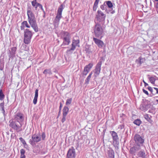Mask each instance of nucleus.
Listing matches in <instances>:
<instances>
[{"mask_svg":"<svg viewBox=\"0 0 158 158\" xmlns=\"http://www.w3.org/2000/svg\"><path fill=\"white\" fill-rule=\"evenodd\" d=\"M27 14L28 16V21L31 27L35 32L38 31V27L35 18L34 14L31 10L30 7H28L27 10Z\"/></svg>","mask_w":158,"mask_h":158,"instance_id":"nucleus-1","label":"nucleus"},{"mask_svg":"<svg viewBox=\"0 0 158 158\" xmlns=\"http://www.w3.org/2000/svg\"><path fill=\"white\" fill-rule=\"evenodd\" d=\"M65 7V5L62 4L59 7L56 15L53 22V24L55 27L58 26L60 19L62 18V11Z\"/></svg>","mask_w":158,"mask_h":158,"instance_id":"nucleus-2","label":"nucleus"},{"mask_svg":"<svg viewBox=\"0 0 158 158\" xmlns=\"http://www.w3.org/2000/svg\"><path fill=\"white\" fill-rule=\"evenodd\" d=\"M34 33L29 29H26L24 30L23 42L25 44H28L30 43Z\"/></svg>","mask_w":158,"mask_h":158,"instance_id":"nucleus-3","label":"nucleus"},{"mask_svg":"<svg viewBox=\"0 0 158 158\" xmlns=\"http://www.w3.org/2000/svg\"><path fill=\"white\" fill-rule=\"evenodd\" d=\"M9 126L12 129L15 130L17 132L21 131L22 124L18 121L10 120Z\"/></svg>","mask_w":158,"mask_h":158,"instance_id":"nucleus-4","label":"nucleus"},{"mask_svg":"<svg viewBox=\"0 0 158 158\" xmlns=\"http://www.w3.org/2000/svg\"><path fill=\"white\" fill-rule=\"evenodd\" d=\"M94 30L95 37L101 38L104 33L103 30L102 26L99 24H96L94 27Z\"/></svg>","mask_w":158,"mask_h":158,"instance_id":"nucleus-5","label":"nucleus"},{"mask_svg":"<svg viewBox=\"0 0 158 158\" xmlns=\"http://www.w3.org/2000/svg\"><path fill=\"white\" fill-rule=\"evenodd\" d=\"M61 38L63 40V42L62 45H68L70 42V35L67 31L61 32Z\"/></svg>","mask_w":158,"mask_h":158,"instance_id":"nucleus-6","label":"nucleus"},{"mask_svg":"<svg viewBox=\"0 0 158 158\" xmlns=\"http://www.w3.org/2000/svg\"><path fill=\"white\" fill-rule=\"evenodd\" d=\"M134 138L135 143L139 146L142 145L143 143H144V139L143 137L141 136L138 134L135 135Z\"/></svg>","mask_w":158,"mask_h":158,"instance_id":"nucleus-7","label":"nucleus"},{"mask_svg":"<svg viewBox=\"0 0 158 158\" xmlns=\"http://www.w3.org/2000/svg\"><path fill=\"white\" fill-rule=\"evenodd\" d=\"M106 17V15L102 11L98 10L96 16V18L99 22H104Z\"/></svg>","mask_w":158,"mask_h":158,"instance_id":"nucleus-8","label":"nucleus"},{"mask_svg":"<svg viewBox=\"0 0 158 158\" xmlns=\"http://www.w3.org/2000/svg\"><path fill=\"white\" fill-rule=\"evenodd\" d=\"M41 140L40 136L35 134L33 135L31 137V139H30L29 141L30 144L32 145H34L35 143L40 141Z\"/></svg>","mask_w":158,"mask_h":158,"instance_id":"nucleus-9","label":"nucleus"},{"mask_svg":"<svg viewBox=\"0 0 158 158\" xmlns=\"http://www.w3.org/2000/svg\"><path fill=\"white\" fill-rule=\"evenodd\" d=\"M102 64V62L101 61H99L97 64L95 69L93 71L94 74V76L95 77H97L99 74L101 70V67Z\"/></svg>","mask_w":158,"mask_h":158,"instance_id":"nucleus-10","label":"nucleus"},{"mask_svg":"<svg viewBox=\"0 0 158 158\" xmlns=\"http://www.w3.org/2000/svg\"><path fill=\"white\" fill-rule=\"evenodd\" d=\"M76 156L75 149L73 147H72L71 148L68 150L67 155V158H75Z\"/></svg>","mask_w":158,"mask_h":158,"instance_id":"nucleus-11","label":"nucleus"},{"mask_svg":"<svg viewBox=\"0 0 158 158\" xmlns=\"http://www.w3.org/2000/svg\"><path fill=\"white\" fill-rule=\"evenodd\" d=\"M14 118L15 121H18L21 123L24 120L23 114L20 112L17 113L14 116Z\"/></svg>","mask_w":158,"mask_h":158,"instance_id":"nucleus-12","label":"nucleus"},{"mask_svg":"<svg viewBox=\"0 0 158 158\" xmlns=\"http://www.w3.org/2000/svg\"><path fill=\"white\" fill-rule=\"evenodd\" d=\"M104 3L106 5V6L107 5V6L109 8H110V9H111V10H109L106 9V13L108 14L109 13H110L112 14L114 13H115V11L114 10H112V9L111 8L113 6V5L111 2L110 1H108L105 2Z\"/></svg>","mask_w":158,"mask_h":158,"instance_id":"nucleus-13","label":"nucleus"},{"mask_svg":"<svg viewBox=\"0 0 158 158\" xmlns=\"http://www.w3.org/2000/svg\"><path fill=\"white\" fill-rule=\"evenodd\" d=\"M93 40L99 48H102L104 46V43L101 40L95 37L93 38Z\"/></svg>","mask_w":158,"mask_h":158,"instance_id":"nucleus-14","label":"nucleus"},{"mask_svg":"<svg viewBox=\"0 0 158 158\" xmlns=\"http://www.w3.org/2000/svg\"><path fill=\"white\" fill-rule=\"evenodd\" d=\"M93 65V64L92 63H90L88 65H86L84 69L83 72V75H86L89 71L90 69L92 68Z\"/></svg>","mask_w":158,"mask_h":158,"instance_id":"nucleus-15","label":"nucleus"},{"mask_svg":"<svg viewBox=\"0 0 158 158\" xmlns=\"http://www.w3.org/2000/svg\"><path fill=\"white\" fill-rule=\"evenodd\" d=\"M110 132L113 138V143L116 144L118 140L117 133L114 131H112Z\"/></svg>","mask_w":158,"mask_h":158,"instance_id":"nucleus-16","label":"nucleus"},{"mask_svg":"<svg viewBox=\"0 0 158 158\" xmlns=\"http://www.w3.org/2000/svg\"><path fill=\"white\" fill-rule=\"evenodd\" d=\"M140 149L139 146H134L131 148L130 149V153L131 154L134 156L135 155L136 153Z\"/></svg>","mask_w":158,"mask_h":158,"instance_id":"nucleus-17","label":"nucleus"},{"mask_svg":"<svg viewBox=\"0 0 158 158\" xmlns=\"http://www.w3.org/2000/svg\"><path fill=\"white\" fill-rule=\"evenodd\" d=\"M78 41V43L79 42V40H77V41L76 40H73V42L72 44V47L71 48L67 50V52L68 53H71L73 52L74 51V50L75 49L76 46L77 45V42Z\"/></svg>","mask_w":158,"mask_h":158,"instance_id":"nucleus-18","label":"nucleus"},{"mask_svg":"<svg viewBox=\"0 0 158 158\" xmlns=\"http://www.w3.org/2000/svg\"><path fill=\"white\" fill-rule=\"evenodd\" d=\"M148 89L151 92L152 95H154L156 94H158V88L155 87L152 88L150 86H148Z\"/></svg>","mask_w":158,"mask_h":158,"instance_id":"nucleus-19","label":"nucleus"},{"mask_svg":"<svg viewBox=\"0 0 158 158\" xmlns=\"http://www.w3.org/2000/svg\"><path fill=\"white\" fill-rule=\"evenodd\" d=\"M137 155L138 157L141 158H146V154L145 151L142 150L138 152L137 153Z\"/></svg>","mask_w":158,"mask_h":158,"instance_id":"nucleus-20","label":"nucleus"},{"mask_svg":"<svg viewBox=\"0 0 158 158\" xmlns=\"http://www.w3.org/2000/svg\"><path fill=\"white\" fill-rule=\"evenodd\" d=\"M149 108V105L143 103L140 106L139 109L142 111H145L147 110Z\"/></svg>","mask_w":158,"mask_h":158,"instance_id":"nucleus-21","label":"nucleus"},{"mask_svg":"<svg viewBox=\"0 0 158 158\" xmlns=\"http://www.w3.org/2000/svg\"><path fill=\"white\" fill-rule=\"evenodd\" d=\"M32 6L34 7L35 10H37V8H39L41 4L37 2V0H33L31 2Z\"/></svg>","mask_w":158,"mask_h":158,"instance_id":"nucleus-22","label":"nucleus"},{"mask_svg":"<svg viewBox=\"0 0 158 158\" xmlns=\"http://www.w3.org/2000/svg\"><path fill=\"white\" fill-rule=\"evenodd\" d=\"M108 150V154L110 158H114V151L111 148H109Z\"/></svg>","mask_w":158,"mask_h":158,"instance_id":"nucleus-23","label":"nucleus"},{"mask_svg":"<svg viewBox=\"0 0 158 158\" xmlns=\"http://www.w3.org/2000/svg\"><path fill=\"white\" fill-rule=\"evenodd\" d=\"M38 90L36 89L35 91V97L33 100V103L34 104H36L37 102V98L38 96Z\"/></svg>","mask_w":158,"mask_h":158,"instance_id":"nucleus-24","label":"nucleus"},{"mask_svg":"<svg viewBox=\"0 0 158 158\" xmlns=\"http://www.w3.org/2000/svg\"><path fill=\"white\" fill-rule=\"evenodd\" d=\"M16 50V47H12L11 48V51L9 50L10 53V55H9V57H11L14 56L15 53V52Z\"/></svg>","mask_w":158,"mask_h":158,"instance_id":"nucleus-25","label":"nucleus"},{"mask_svg":"<svg viewBox=\"0 0 158 158\" xmlns=\"http://www.w3.org/2000/svg\"><path fill=\"white\" fill-rule=\"evenodd\" d=\"M157 77L155 76H153L151 77H149L148 79L151 82L152 84H154L155 81Z\"/></svg>","mask_w":158,"mask_h":158,"instance_id":"nucleus-26","label":"nucleus"},{"mask_svg":"<svg viewBox=\"0 0 158 158\" xmlns=\"http://www.w3.org/2000/svg\"><path fill=\"white\" fill-rule=\"evenodd\" d=\"M100 0H95L93 7V10L96 11L98 7V4Z\"/></svg>","mask_w":158,"mask_h":158,"instance_id":"nucleus-27","label":"nucleus"},{"mask_svg":"<svg viewBox=\"0 0 158 158\" xmlns=\"http://www.w3.org/2000/svg\"><path fill=\"white\" fill-rule=\"evenodd\" d=\"M69 111V108L66 106H65L63 110V114L65 115H67L68 112Z\"/></svg>","mask_w":158,"mask_h":158,"instance_id":"nucleus-28","label":"nucleus"},{"mask_svg":"<svg viewBox=\"0 0 158 158\" xmlns=\"http://www.w3.org/2000/svg\"><path fill=\"white\" fill-rule=\"evenodd\" d=\"M4 103L3 102H2L0 103V109L2 111V112L4 115L5 114V110L4 108Z\"/></svg>","mask_w":158,"mask_h":158,"instance_id":"nucleus-29","label":"nucleus"},{"mask_svg":"<svg viewBox=\"0 0 158 158\" xmlns=\"http://www.w3.org/2000/svg\"><path fill=\"white\" fill-rule=\"evenodd\" d=\"M93 74V72H91L89 74V75H88V76L87 77V78L85 80V83L87 84H88L89 83V82L90 80V79L91 77V76L92 75V74Z\"/></svg>","mask_w":158,"mask_h":158,"instance_id":"nucleus-30","label":"nucleus"},{"mask_svg":"<svg viewBox=\"0 0 158 158\" xmlns=\"http://www.w3.org/2000/svg\"><path fill=\"white\" fill-rule=\"evenodd\" d=\"M43 73L46 75L48 74L49 75H51L52 74L51 70L50 69H45L43 72Z\"/></svg>","mask_w":158,"mask_h":158,"instance_id":"nucleus-31","label":"nucleus"},{"mask_svg":"<svg viewBox=\"0 0 158 158\" xmlns=\"http://www.w3.org/2000/svg\"><path fill=\"white\" fill-rule=\"evenodd\" d=\"M5 97V95L3 94L2 89H0V100L2 101Z\"/></svg>","mask_w":158,"mask_h":158,"instance_id":"nucleus-32","label":"nucleus"},{"mask_svg":"<svg viewBox=\"0 0 158 158\" xmlns=\"http://www.w3.org/2000/svg\"><path fill=\"white\" fill-rule=\"evenodd\" d=\"M21 25H23L24 27L25 26L27 28H30V26L28 24L27 21H23Z\"/></svg>","mask_w":158,"mask_h":158,"instance_id":"nucleus-33","label":"nucleus"},{"mask_svg":"<svg viewBox=\"0 0 158 158\" xmlns=\"http://www.w3.org/2000/svg\"><path fill=\"white\" fill-rule=\"evenodd\" d=\"M72 100V98L67 99L65 103L66 105L68 106L70 105L71 103Z\"/></svg>","mask_w":158,"mask_h":158,"instance_id":"nucleus-34","label":"nucleus"},{"mask_svg":"<svg viewBox=\"0 0 158 158\" xmlns=\"http://www.w3.org/2000/svg\"><path fill=\"white\" fill-rule=\"evenodd\" d=\"M134 123L137 125L139 126L141 123V121L140 120L136 119L134 121Z\"/></svg>","mask_w":158,"mask_h":158,"instance_id":"nucleus-35","label":"nucleus"},{"mask_svg":"<svg viewBox=\"0 0 158 158\" xmlns=\"http://www.w3.org/2000/svg\"><path fill=\"white\" fill-rule=\"evenodd\" d=\"M19 139L23 145L24 144L27 145V143H26L25 140L24 139H23L22 138V137L20 138H19Z\"/></svg>","mask_w":158,"mask_h":158,"instance_id":"nucleus-36","label":"nucleus"},{"mask_svg":"<svg viewBox=\"0 0 158 158\" xmlns=\"http://www.w3.org/2000/svg\"><path fill=\"white\" fill-rule=\"evenodd\" d=\"M144 118L146 119L148 121H149L150 119V118L149 117V115L147 114H145L144 116Z\"/></svg>","mask_w":158,"mask_h":158,"instance_id":"nucleus-37","label":"nucleus"},{"mask_svg":"<svg viewBox=\"0 0 158 158\" xmlns=\"http://www.w3.org/2000/svg\"><path fill=\"white\" fill-rule=\"evenodd\" d=\"M106 5L104 2V4L103 5H101V6L100 8L102 10H104L106 8Z\"/></svg>","mask_w":158,"mask_h":158,"instance_id":"nucleus-38","label":"nucleus"},{"mask_svg":"<svg viewBox=\"0 0 158 158\" xmlns=\"http://www.w3.org/2000/svg\"><path fill=\"white\" fill-rule=\"evenodd\" d=\"M66 115H63V118L61 120V122L62 123H63L66 120Z\"/></svg>","mask_w":158,"mask_h":158,"instance_id":"nucleus-39","label":"nucleus"},{"mask_svg":"<svg viewBox=\"0 0 158 158\" xmlns=\"http://www.w3.org/2000/svg\"><path fill=\"white\" fill-rule=\"evenodd\" d=\"M155 6L156 8V11L158 13V2H154Z\"/></svg>","mask_w":158,"mask_h":158,"instance_id":"nucleus-40","label":"nucleus"},{"mask_svg":"<svg viewBox=\"0 0 158 158\" xmlns=\"http://www.w3.org/2000/svg\"><path fill=\"white\" fill-rule=\"evenodd\" d=\"M41 136H42V139L43 140H44V139L45 138L46 136H45V133L44 132L42 133V134Z\"/></svg>","mask_w":158,"mask_h":158,"instance_id":"nucleus-41","label":"nucleus"},{"mask_svg":"<svg viewBox=\"0 0 158 158\" xmlns=\"http://www.w3.org/2000/svg\"><path fill=\"white\" fill-rule=\"evenodd\" d=\"M25 151L24 150V149H22L20 150V154H25Z\"/></svg>","mask_w":158,"mask_h":158,"instance_id":"nucleus-42","label":"nucleus"},{"mask_svg":"<svg viewBox=\"0 0 158 158\" xmlns=\"http://www.w3.org/2000/svg\"><path fill=\"white\" fill-rule=\"evenodd\" d=\"M139 63L140 64H141L143 63V58H141V57H140L139 58Z\"/></svg>","mask_w":158,"mask_h":158,"instance_id":"nucleus-43","label":"nucleus"},{"mask_svg":"<svg viewBox=\"0 0 158 158\" xmlns=\"http://www.w3.org/2000/svg\"><path fill=\"white\" fill-rule=\"evenodd\" d=\"M39 8L41 9V10L43 11L44 14H45V12L44 11V9L43 8V6L41 4H40Z\"/></svg>","mask_w":158,"mask_h":158,"instance_id":"nucleus-44","label":"nucleus"},{"mask_svg":"<svg viewBox=\"0 0 158 158\" xmlns=\"http://www.w3.org/2000/svg\"><path fill=\"white\" fill-rule=\"evenodd\" d=\"M143 93H144L145 94H147V95H149V94L148 92L146 90H145L144 89H143Z\"/></svg>","mask_w":158,"mask_h":158,"instance_id":"nucleus-45","label":"nucleus"},{"mask_svg":"<svg viewBox=\"0 0 158 158\" xmlns=\"http://www.w3.org/2000/svg\"><path fill=\"white\" fill-rule=\"evenodd\" d=\"M62 106V104L61 102H60V107H59V112H60Z\"/></svg>","mask_w":158,"mask_h":158,"instance_id":"nucleus-46","label":"nucleus"},{"mask_svg":"<svg viewBox=\"0 0 158 158\" xmlns=\"http://www.w3.org/2000/svg\"><path fill=\"white\" fill-rule=\"evenodd\" d=\"M3 68H4V65H0V70H2L3 69Z\"/></svg>","mask_w":158,"mask_h":158,"instance_id":"nucleus-47","label":"nucleus"},{"mask_svg":"<svg viewBox=\"0 0 158 158\" xmlns=\"http://www.w3.org/2000/svg\"><path fill=\"white\" fill-rule=\"evenodd\" d=\"M20 157L26 158V156L25 154H21Z\"/></svg>","mask_w":158,"mask_h":158,"instance_id":"nucleus-48","label":"nucleus"},{"mask_svg":"<svg viewBox=\"0 0 158 158\" xmlns=\"http://www.w3.org/2000/svg\"><path fill=\"white\" fill-rule=\"evenodd\" d=\"M143 82L144 84V86H146L148 85V83H146L144 80L143 81Z\"/></svg>","mask_w":158,"mask_h":158,"instance_id":"nucleus-49","label":"nucleus"},{"mask_svg":"<svg viewBox=\"0 0 158 158\" xmlns=\"http://www.w3.org/2000/svg\"><path fill=\"white\" fill-rule=\"evenodd\" d=\"M24 26L23 25H21V27H20V28H21V29L22 30H24Z\"/></svg>","mask_w":158,"mask_h":158,"instance_id":"nucleus-50","label":"nucleus"},{"mask_svg":"<svg viewBox=\"0 0 158 158\" xmlns=\"http://www.w3.org/2000/svg\"><path fill=\"white\" fill-rule=\"evenodd\" d=\"M85 51L87 52H89L90 51V50H89V48L88 49H87V48H86L85 49Z\"/></svg>","mask_w":158,"mask_h":158,"instance_id":"nucleus-51","label":"nucleus"},{"mask_svg":"<svg viewBox=\"0 0 158 158\" xmlns=\"http://www.w3.org/2000/svg\"><path fill=\"white\" fill-rule=\"evenodd\" d=\"M24 147L25 148H27L28 147V145L27 144V145L24 144Z\"/></svg>","mask_w":158,"mask_h":158,"instance_id":"nucleus-52","label":"nucleus"},{"mask_svg":"<svg viewBox=\"0 0 158 158\" xmlns=\"http://www.w3.org/2000/svg\"><path fill=\"white\" fill-rule=\"evenodd\" d=\"M158 2V0H154V2Z\"/></svg>","mask_w":158,"mask_h":158,"instance_id":"nucleus-53","label":"nucleus"},{"mask_svg":"<svg viewBox=\"0 0 158 158\" xmlns=\"http://www.w3.org/2000/svg\"><path fill=\"white\" fill-rule=\"evenodd\" d=\"M78 145H77V146L76 147V148L77 149H78Z\"/></svg>","mask_w":158,"mask_h":158,"instance_id":"nucleus-54","label":"nucleus"},{"mask_svg":"<svg viewBox=\"0 0 158 158\" xmlns=\"http://www.w3.org/2000/svg\"><path fill=\"white\" fill-rule=\"evenodd\" d=\"M156 102H157L158 103V100H157V99L156 100Z\"/></svg>","mask_w":158,"mask_h":158,"instance_id":"nucleus-55","label":"nucleus"},{"mask_svg":"<svg viewBox=\"0 0 158 158\" xmlns=\"http://www.w3.org/2000/svg\"><path fill=\"white\" fill-rule=\"evenodd\" d=\"M45 14H44V17H45Z\"/></svg>","mask_w":158,"mask_h":158,"instance_id":"nucleus-56","label":"nucleus"},{"mask_svg":"<svg viewBox=\"0 0 158 158\" xmlns=\"http://www.w3.org/2000/svg\"><path fill=\"white\" fill-rule=\"evenodd\" d=\"M150 95V96H152V95Z\"/></svg>","mask_w":158,"mask_h":158,"instance_id":"nucleus-57","label":"nucleus"}]
</instances>
